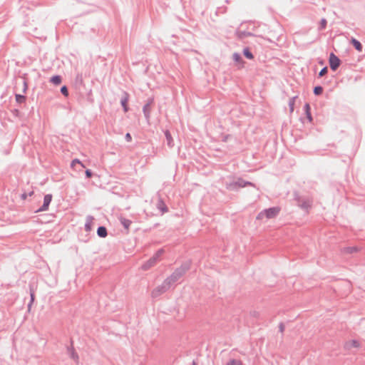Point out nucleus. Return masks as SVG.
Wrapping results in <instances>:
<instances>
[{"label": "nucleus", "instance_id": "obj_1", "mask_svg": "<svg viewBox=\"0 0 365 365\" xmlns=\"http://www.w3.org/2000/svg\"><path fill=\"white\" fill-rule=\"evenodd\" d=\"M190 267L191 262L190 260L183 262L179 267H177L173 272L165 279L167 282L172 286V284L180 279L185 273L190 270Z\"/></svg>", "mask_w": 365, "mask_h": 365}, {"label": "nucleus", "instance_id": "obj_2", "mask_svg": "<svg viewBox=\"0 0 365 365\" xmlns=\"http://www.w3.org/2000/svg\"><path fill=\"white\" fill-rule=\"evenodd\" d=\"M294 200L296 202L297 205L307 213L312 208L313 200L308 196H302L297 191L293 192Z\"/></svg>", "mask_w": 365, "mask_h": 365}, {"label": "nucleus", "instance_id": "obj_3", "mask_svg": "<svg viewBox=\"0 0 365 365\" xmlns=\"http://www.w3.org/2000/svg\"><path fill=\"white\" fill-rule=\"evenodd\" d=\"M281 208L278 206L276 207H272L267 209H264L261 212H259L256 219L257 220H262L264 218L267 219H272L276 217L280 212Z\"/></svg>", "mask_w": 365, "mask_h": 365}, {"label": "nucleus", "instance_id": "obj_4", "mask_svg": "<svg viewBox=\"0 0 365 365\" xmlns=\"http://www.w3.org/2000/svg\"><path fill=\"white\" fill-rule=\"evenodd\" d=\"M247 185L254 186V184L240 178L235 181L225 182V187L229 190H237L240 187H245Z\"/></svg>", "mask_w": 365, "mask_h": 365}, {"label": "nucleus", "instance_id": "obj_5", "mask_svg": "<svg viewBox=\"0 0 365 365\" xmlns=\"http://www.w3.org/2000/svg\"><path fill=\"white\" fill-rule=\"evenodd\" d=\"M171 285L167 282V280L165 279L163 282L155 287L151 293V297L153 298H157L160 297L162 294L166 292L170 288Z\"/></svg>", "mask_w": 365, "mask_h": 365}, {"label": "nucleus", "instance_id": "obj_6", "mask_svg": "<svg viewBox=\"0 0 365 365\" xmlns=\"http://www.w3.org/2000/svg\"><path fill=\"white\" fill-rule=\"evenodd\" d=\"M154 103V98L150 97L148 98L146 101V103L143 107V113L144 114L145 118L148 123H149L150 119V113H151V106Z\"/></svg>", "mask_w": 365, "mask_h": 365}, {"label": "nucleus", "instance_id": "obj_7", "mask_svg": "<svg viewBox=\"0 0 365 365\" xmlns=\"http://www.w3.org/2000/svg\"><path fill=\"white\" fill-rule=\"evenodd\" d=\"M329 63L330 68L333 71H336L341 63V59L333 52L330 53L329 58Z\"/></svg>", "mask_w": 365, "mask_h": 365}, {"label": "nucleus", "instance_id": "obj_8", "mask_svg": "<svg viewBox=\"0 0 365 365\" xmlns=\"http://www.w3.org/2000/svg\"><path fill=\"white\" fill-rule=\"evenodd\" d=\"M67 353L69 355V356L76 363H78L79 361V356L77 352L76 351L73 346V342L71 341V345L70 346L67 347Z\"/></svg>", "mask_w": 365, "mask_h": 365}, {"label": "nucleus", "instance_id": "obj_9", "mask_svg": "<svg viewBox=\"0 0 365 365\" xmlns=\"http://www.w3.org/2000/svg\"><path fill=\"white\" fill-rule=\"evenodd\" d=\"M129 100V94L127 92H123V95L120 99V104L123 107L124 112H128L129 110L128 102Z\"/></svg>", "mask_w": 365, "mask_h": 365}, {"label": "nucleus", "instance_id": "obj_10", "mask_svg": "<svg viewBox=\"0 0 365 365\" xmlns=\"http://www.w3.org/2000/svg\"><path fill=\"white\" fill-rule=\"evenodd\" d=\"M156 262L157 260L155 259V257H152L142 264L141 269L145 271L148 270L150 268L153 267Z\"/></svg>", "mask_w": 365, "mask_h": 365}, {"label": "nucleus", "instance_id": "obj_11", "mask_svg": "<svg viewBox=\"0 0 365 365\" xmlns=\"http://www.w3.org/2000/svg\"><path fill=\"white\" fill-rule=\"evenodd\" d=\"M164 134H165V139H166L167 145L169 148H173L174 146V140H173V137L171 135L170 132L168 130H165L164 131Z\"/></svg>", "mask_w": 365, "mask_h": 365}, {"label": "nucleus", "instance_id": "obj_12", "mask_svg": "<svg viewBox=\"0 0 365 365\" xmlns=\"http://www.w3.org/2000/svg\"><path fill=\"white\" fill-rule=\"evenodd\" d=\"M304 113L306 115V118H307L309 122L312 123V120H313V118L312 116L311 107H310L309 103H306L304 104Z\"/></svg>", "mask_w": 365, "mask_h": 365}, {"label": "nucleus", "instance_id": "obj_13", "mask_svg": "<svg viewBox=\"0 0 365 365\" xmlns=\"http://www.w3.org/2000/svg\"><path fill=\"white\" fill-rule=\"evenodd\" d=\"M157 207L162 212V214H164L168 211V208L166 204L162 199H159L158 201Z\"/></svg>", "mask_w": 365, "mask_h": 365}, {"label": "nucleus", "instance_id": "obj_14", "mask_svg": "<svg viewBox=\"0 0 365 365\" xmlns=\"http://www.w3.org/2000/svg\"><path fill=\"white\" fill-rule=\"evenodd\" d=\"M237 34V37L240 39H244L248 36H255V35L253 33L247 31H238Z\"/></svg>", "mask_w": 365, "mask_h": 365}, {"label": "nucleus", "instance_id": "obj_15", "mask_svg": "<svg viewBox=\"0 0 365 365\" xmlns=\"http://www.w3.org/2000/svg\"><path fill=\"white\" fill-rule=\"evenodd\" d=\"M97 235L101 238H105L107 237V228L105 226H99L97 229Z\"/></svg>", "mask_w": 365, "mask_h": 365}, {"label": "nucleus", "instance_id": "obj_16", "mask_svg": "<svg viewBox=\"0 0 365 365\" xmlns=\"http://www.w3.org/2000/svg\"><path fill=\"white\" fill-rule=\"evenodd\" d=\"M94 220V217L91 215H88L86 217V222L85 223V230L86 232H90L92 230V222Z\"/></svg>", "mask_w": 365, "mask_h": 365}, {"label": "nucleus", "instance_id": "obj_17", "mask_svg": "<svg viewBox=\"0 0 365 365\" xmlns=\"http://www.w3.org/2000/svg\"><path fill=\"white\" fill-rule=\"evenodd\" d=\"M351 43L354 47V48L358 51H361L363 48V46L361 43L356 39L355 38H351Z\"/></svg>", "mask_w": 365, "mask_h": 365}, {"label": "nucleus", "instance_id": "obj_18", "mask_svg": "<svg viewBox=\"0 0 365 365\" xmlns=\"http://www.w3.org/2000/svg\"><path fill=\"white\" fill-rule=\"evenodd\" d=\"M83 84L82 74L78 73L74 79V85L76 88L81 86Z\"/></svg>", "mask_w": 365, "mask_h": 365}, {"label": "nucleus", "instance_id": "obj_19", "mask_svg": "<svg viewBox=\"0 0 365 365\" xmlns=\"http://www.w3.org/2000/svg\"><path fill=\"white\" fill-rule=\"evenodd\" d=\"M120 224L123 226V227L128 230L129 227L132 224V221L130 220L126 219L125 217H121L120 218Z\"/></svg>", "mask_w": 365, "mask_h": 365}, {"label": "nucleus", "instance_id": "obj_20", "mask_svg": "<svg viewBox=\"0 0 365 365\" xmlns=\"http://www.w3.org/2000/svg\"><path fill=\"white\" fill-rule=\"evenodd\" d=\"M232 59L235 62L242 64V66H244L245 61L239 53H234L232 55Z\"/></svg>", "mask_w": 365, "mask_h": 365}, {"label": "nucleus", "instance_id": "obj_21", "mask_svg": "<svg viewBox=\"0 0 365 365\" xmlns=\"http://www.w3.org/2000/svg\"><path fill=\"white\" fill-rule=\"evenodd\" d=\"M242 53L247 59L252 60L254 58V55L249 47H245L242 51Z\"/></svg>", "mask_w": 365, "mask_h": 365}, {"label": "nucleus", "instance_id": "obj_22", "mask_svg": "<svg viewBox=\"0 0 365 365\" xmlns=\"http://www.w3.org/2000/svg\"><path fill=\"white\" fill-rule=\"evenodd\" d=\"M49 81L54 85H59L62 81V77L60 75H55L50 78Z\"/></svg>", "mask_w": 365, "mask_h": 365}, {"label": "nucleus", "instance_id": "obj_23", "mask_svg": "<svg viewBox=\"0 0 365 365\" xmlns=\"http://www.w3.org/2000/svg\"><path fill=\"white\" fill-rule=\"evenodd\" d=\"M77 166H78L80 169L85 168L84 165L78 159L73 160L71 163V167L76 168Z\"/></svg>", "mask_w": 365, "mask_h": 365}, {"label": "nucleus", "instance_id": "obj_24", "mask_svg": "<svg viewBox=\"0 0 365 365\" xmlns=\"http://www.w3.org/2000/svg\"><path fill=\"white\" fill-rule=\"evenodd\" d=\"M297 97H298L297 96H293L289 101L288 105H289L290 113H292L294 111V103H295V100L297 98Z\"/></svg>", "mask_w": 365, "mask_h": 365}, {"label": "nucleus", "instance_id": "obj_25", "mask_svg": "<svg viewBox=\"0 0 365 365\" xmlns=\"http://www.w3.org/2000/svg\"><path fill=\"white\" fill-rule=\"evenodd\" d=\"M327 21L325 18H322L321 20H320V22H319V25L318 26V30L319 31H323L326 28H327Z\"/></svg>", "mask_w": 365, "mask_h": 365}, {"label": "nucleus", "instance_id": "obj_26", "mask_svg": "<svg viewBox=\"0 0 365 365\" xmlns=\"http://www.w3.org/2000/svg\"><path fill=\"white\" fill-rule=\"evenodd\" d=\"M323 87L322 86H317L314 87L313 93L315 96H320L323 93Z\"/></svg>", "mask_w": 365, "mask_h": 365}, {"label": "nucleus", "instance_id": "obj_27", "mask_svg": "<svg viewBox=\"0 0 365 365\" xmlns=\"http://www.w3.org/2000/svg\"><path fill=\"white\" fill-rule=\"evenodd\" d=\"M359 249L357 247H347L344 249V252L348 254H353L358 252Z\"/></svg>", "mask_w": 365, "mask_h": 365}, {"label": "nucleus", "instance_id": "obj_28", "mask_svg": "<svg viewBox=\"0 0 365 365\" xmlns=\"http://www.w3.org/2000/svg\"><path fill=\"white\" fill-rule=\"evenodd\" d=\"M227 8L226 6H220L217 7L215 11V14L219 16L220 14H222L226 13Z\"/></svg>", "mask_w": 365, "mask_h": 365}, {"label": "nucleus", "instance_id": "obj_29", "mask_svg": "<svg viewBox=\"0 0 365 365\" xmlns=\"http://www.w3.org/2000/svg\"><path fill=\"white\" fill-rule=\"evenodd\" d=\"M60 91L63 96H65V97L68 96V94H69L68 89L66 86L64 85V86H61Z\"/></svg>", "mask_w": 365, "mask_h": 365}, {"label": "nucleus", "instance_id": "obj_30", "mask_svg": "<svg viewBox=\"0 0 365 365\" xmlns=\"http://www.w3.org/2000/svg\"><path fill=\"white\" fill-rule=\"evenodd\" d=\"M26 98L24 96L16 94V101L19 103H22L25 101Z\"/></svg>", "mask_w": 365, "mask_h": 365}, {"label": "nucleus", "instance_id": "obj_31", "mask_svg": "<svg viewBox=\"0 0 365 365\" xmlns=\"http://www.w3.org/2000/svg\"><path fill=\"white\" fill-rule=\"evenodd\" d=\"M328 73V67L326 66L321 69L318 74V77L321 78Z\"/></svg>", "mask_w": 365, "mask_h": 365}, {"label": "nucleus", "instance_id": "obj_32", "mask_svg": "<svg viewBox=\"0 0 365 365\" xmlns=\"http://www.w3.org/2000/svg\"><path fill=\"white\" fill-rule=\"evenodd\" d=\"M164 253L163 249H159L153 256L158 261L159 257Z\"/></svg>", "mask_w": 365, "mask_h": 365}, {"label": "nucleus", "instance_id": "obj_33", "mask_svg": "<svg viewBox=\"0 0 365 365\" xmlns=\"http://www.w3.org/2000/svg\"><path fill=\"white\" fill-rule=\"evenodd\" d=\"M350 345L351 347L358 348L359 347L360 344L357 340L353 339L350 341Z\"/></svg>", "mask_w": 365, "mask_h": 365}, {"label": "nucleus", "instance_id": "obj_34", "mask_svg": "<svg viewBox=\"0 0 365 365\" xmlns=\"http://www.w3.org/2000/svg\"><path fill=\"white\" fill-rule=\"evenodd\" d=\"M85 175L86 178H91L93 176V173L91 171V170L87 169L85 171Z\"/></svg>", "mask_w": 365, "mask_h": 365}, {"label": "nucleus", "instance_id": "obj_35", "mask_svg": "<svg viewBox=\"0 0 365 365\" xmlns=\"http://www.w3.org/2000/svg\"><path fill=\"white\" fill-rule=\"evenodd\" d=\"M125 140L127 142H130L132 140V136L129 133H127L125 135Z\"/></svg>", "mask_w": 365, "mask_h": 365}, {"label": "nucleus", "instance_id": "obj_36", "mask_svg": "<svg viewBox=\"0 0 365 365\" xmlns=\"http://www.w3.org/2000/svg\"><path fill=\"white\" fill-rule=\"evenodd\" d=\"M51 200H52V195L47 194V209L48 208V205Z\"/></svg>", "mask_w": 365, "mask_h": 365}, {"label": "nucleus", "instance_id": "obj_37", "mask_svg": "<svg viewBox=\"0 0 365 365\" xmlns=\"http://www.w3.org/2000/svg\"><path fill=\"white\" fill-rule=\"evenodd\" d=\"M45 208H46V196L44 197V201H43V204L42 207L39 210H36V212L43 211Z\"/></svg>", "mask_w": 365, "mask_h": 365}, {"label": "nucleus", "instance_id": "obj_38", "mask_svg": "<svg viewBox=\"0 0 365 365\" xmlns=\"http://www.w3.org/2000/svg\"><path fill=\"white\" fill-rule=\"evenodd\" d=\"M279 331L280 332H283L284 331V325L282 322H281L279 324Z\"/></svg>", "mask_w": 365, "mask_h": 365}, {"label": "nucleus", "instance_id": "obj_39", "mask_svg": "<svg viewBox=\"0 0 365 365\" xmlns=\"http://www.w3.org/2000/svg\"><path fill=\"white\" fill-rule=\"evenodd\" d=\"M227 365H236V359H230Z\"/></svg>", "mask_w": 365, "mask_h": 365}, {"label": "nucleus", "instance_id": "obj_40", "mask_svg": "<svg viewBox=\"0 0 365 365\" xmlns=\"http://www.w3.org/2000/svg\"><path fill=\"white\" fill-rule=\"evenodd\" d=\"M23 91H25L27 89V84L25 81L22 83Z\"/></svg>", "mask_w": 365, "mask_h": 365}, {"label": "nucleus", "instance_id": "obj_41", "mask_svg": "<svg viewBox=\"0 0 365 365\" xmlns=\"http://www.w3.org/2000/svg\"><path fill=\"white\" fill-rule=\"evenodd\" d=\"M27 195H27L26 193H23V194H22V195H21V198H22L23 200H26V197H27Z\"/></svg>", "mask_w": 365, "mask_h": 365}, {"label": "nucleus", "instance_id": "obj_42", "mask_svg": "<svg viewBox=\"0 0 365 365\" xmlns=\"http://www.w3.org/2000/svg\"><path fill=\"white\" fill-rule=\"evenodd\" d=\"M236 365H242V362L240 360L236 359Z\"/></svg>", "mask_w": 365, "mask_h": 365}, {"label": "nucleus", "instance_id": "obj_43", "mask_svg": "<svg viewBox=\"0 0 365 365\" xmlns=\"http://www.w3.org/2000/svg\"><path fill=\"white\" fill-rule=\"evenodd\" d=\"M319 63L320 65H324V60H320V61H319Z\"/></svg>", "mask_w": 365, "mask_h": 365}, {"label": "nucleus", "instance_id": "obj_44", "mask_svg": "<svg viewBox=\"0 0 365 365\" xmlns=\"http://www.w3.org/2000/svg\"><path fill=\"white\" fill-rule=\"evenodd\" d=\"M48 215H47V223L50 222H51V220H50V219H48Z\"/></svg>", "mask_w": 365, "mask_h": 365}, {"label": "nucleus", "instance_id": "obj_45", "mask_svg": "<svg viewBox=\"0 0 365 365\" xmlns=\"http://www.w3.org/2000/svg\"><path fill=\"white\" fill-rule=\"evenodd\" d=\"M192 365H197V363L195 361H193Z\"/></svg>", "mask_w": 365, "mask_h": 365}, {"label": "nucleus", "instance_id": "obj_46", "mask_svg": "<svg viewBox=\"0 0 365 365\" xmlns=\"http://www.w3.org/2000/svg\"><path fill=\"white\" fill-rule=\"evenodd\" d=\"M32 195H33V191H31V192L29 193V196H31Z\"/></svg>", "mask_w": 365, "mask_h": 365}, {"label": "nucleus", "instance_id": "obj_47", "mask_svg": "<svg viewBox=\"0 0 365 365\" xmlns=\"http://www.w3.org/2000/svg\"><path fill=\"white\" fill-rule=\"evenodd\" d=\"M31 299L33 300V299H34V295H33V294H31Z\"/></svg>", "mask_w": 365, "mask_h": 365}]
</instances>
